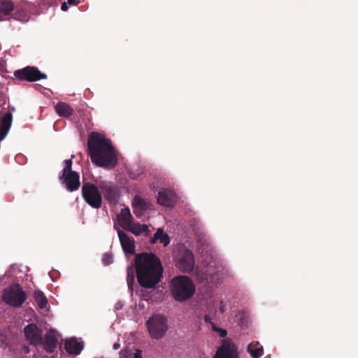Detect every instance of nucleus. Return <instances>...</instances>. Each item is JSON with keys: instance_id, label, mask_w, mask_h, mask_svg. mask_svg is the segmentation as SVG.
<instances>
[{"instance_id": "nucleus-33", "label": "nucleus", "mask_w": 358, "mask_h": 358, "mask_svg": "<svg viewBox=\"0 0 358 358\" xmlns=\"http://www.w3.org/2000/svg\"><path fill=\"white\" fill-rule=\"evenodd\" d=\"M224 308H225V306H224L223 301H221L220 303V310L221 313L224 312Z\"/></svg>"}, {"instance_id": "nucleus-21", "label": "nucleus", "mask_w": 358, "mask_h": 358, "mask_svg": "<svg viewBox=\"0 0 358 358\" xmlns=\"http://www.w3.org/2000/svg\"><path fill=\"white\" fill-rule=\"evenodd\" d=\"M157 241H159V242L164 246H166L170 243V238L169 236L164 233L162 229H157L151 239V243H155Z\"/></svg>"}, {"instance_id": "nucleus-2", "label": "nucleus", "mask_w": 358, "mask_h": 358, "mask_svg": "<svg viewBox=\"0 0 358 358\" xmlns=\"http://www.w3.org/2000/svg\"><path fill=\"white\" fill-rule=\"evenodd\" d=\"M87 148L93 164L104 168H113L116 166L117 157L109 139L96 132H92L87 141Z\"/></svg>"}, {"instance_id": "nucleus-3", "label": "nucleus", "mask_w": 358, "mask_h": 358, "mask_svg": "<svg viewBox=\"0 0 358 358\" xmlns=\"http://www.w3.org/2000/svg\"><path fill=\"white\" fill-rule=\"evenodd\" d=\"M196 287L192 280L187 275H178L171 280L170 291L173 299L182 302L190 299L195 293Z\"/></svg>"}, {"instance_id": "nucleus-31", "label": "nucleus", "mask_w": 358, "mask_h": 358, "mask_svg": "<svg viewBox=\"0 0 358 358\" xmlns=\"http://www.w3.org/2000/svg\"><path fill=\"white\" fill-rule=\"evenodd\" d=\"M133 358H143L141 351L137 350L135 353H133Z\"/></svg>"}, {"instance_id": "nucleus-30", "label": "nucleus", "mask_w": 358, "mask_h": 358, "mask_svg": "<svg viewBox=\"0 0 358 358\" xmlns=\"http://www.w3.org/2000/svg\"><path fill=\"white\" fill-rule=\"evenodd\" d=\"M203 320L206 323L210 324L211 325H212V323H213L212 322V319H211L210 316L208 315H205L203 317Z\"/></svg>"}, {"instance_id": "nucleus-8", "label": "nucleus", "mask_w": 358, "mask_h": 358, "mask_svg": "<svg viewBox=\"0 0 358 358\" xmlns=\"http://www.w3.org/2000/svg\"><path fill=\"white\" fill-rule=\"evenodd\" d=\"M176 266L184 273H190L194 267V257L190 250L180 248L174 253Z\"/></svg>"}, {"instance_id": "nucleus-13", "label": "nucleus", "mask_w": 358, "mask_h": 358, "mask_svg": "<svg viewBox=\"0 0 358 358\" xmlns=\"http://www.w3.org/2000/svg\"><path fill=\"white\" fill-rule=\"evenodd\" d=\"M117 234L123 251L127 254H134V241L129 237V236L122 230L118 229Z\"/></svg>"}, {"instance_id": "nucleus-34", "label": "nucleus", "mask_w": 358, "mask_h": 358, "mask_svg": "<svg viewBox=\"0 0 358 358\" xmlns=\"http://www.w3.org/2000/svg\"><path fill=\"white\" fill-rule=\"evenodd\" d=\"M67 3L71 5H76V0H67Z\"/></svg>"}, {"instance_id": "nucleus-10", "label": "nucleus", "mask_w": 358, "mask_h": 358, "mask_svg": "<svg viewBox=\"0 0 358 358\" xmlns=\"http://www.w3.org/2000/svg\"><path fill=\"white\" fill-rule=\"evenodd\" d=\"M14 76L19 80L28 82H35L48 78L45 73L41 72L36 67L31 66L15 71Z\"/></svg>"}, {"instance_id": "nucleus-24", "label": "nucleus", "mask_w": 358, "mask_h": 358, "mask_svg": "<svg viewBox=\"0 0 358 358\" xmlns=\"http://www.w3.org/2000/svg\"><path fill=\"white\" fill-rule=\"evenodd\" d=\"M132 205L134 208L140 209L141 211H145L148 209L147 202L139 196H135Z\"/></svg>"}, {"instance_id": "nucleus-11", "label": "nucleus", "mask_w": 358, "mask_h": 358, "mask_svg": "<svg viewBox=\"0 0 358 358\" xmlns=\"http://www.w3.org/2000/svg\"><path fill=\"white\" fill-rule=\"evenodd\" d=\"M236 349L229 341L224 340L221 347L217 350L213 358H237Z\"/></svg>"}, {"instance_id": "nucleus-9", "label": "nucleus", "mask_w": 358, "mask_h": 358, "mask_svg": "<svg viewBox=\"0 0 358 358\" xmlns=\"http://www.w3.org/2000/svg\"><path fill=\"white\" fill-rule=\"evenodd\" d=\"M99 187L110 205L113 206L118 202L121 192L120 187L115 182L101 180L99 182Z\"/></svg>"}, {"instance_id": "nucleus-22", "label": "nucleus", "mask_w": 358, "mask_h": 358, "mask_svg": "<svg viewBox=\"0 0 358 358\" xmlns=\"http://www.w3.org/2000/svg\"><path fill=\"white\" fill-rule=\"evenodd\" d=\"M127 231H129L134 234L136 236L140 235L142 232H148V227L146 224H141L139 223L134 224L132 223L129 227L127 229Z\"/></svg>"}, {"instance_id": "nucleus-16", "label": "nucleus", "mask_w": 358, "mask_h": 358, "mask_svg": "<svg viewBox=\"0 0 358 358\" xmlns=\"http://www.w3.org/2000/svg\"><path fill=\"white\" fill-rule=\"evenodd\" d=\"M44 349L48 352H52L57 348V338L56 337L55 331H49L45 336L44 340H42V343Z\"/></svg>"}, {"instance_id": "nucleus-20", "label": "nucleus", "mask_w": 358, "mask_h": 358, "mask_svg": "<svg viewBox=\"0 0 358 358\" xmlns=\"http://www.w3.org/2000/svg\"><path fill=\"white\" fill-rule=\"evenodd\" d=\"M119 222L122 227L125 230L133 223L132 217L128 208L122 210Z\"/></svg>"}, {"instance_id": "nucleus-15", "label": "nucleus", "mask_w": 358, "mask_h": 358, "mask_svg": "<svg viewBox=\"0 0 358 358\" xmlns=\"http://www.w3.org/2000/svg\"><path fill=\"white\" fill-rule=\"evenodd\" d=\"M157 203L165 207L174 206V194L172 192L163 189L158 192Z\"/></svg>"}, {"instance_id": "nucleus-7", "label": "nucleus", "mask_w": 358, "mask_h": 358, "mask_svg": "<svg viewBox=\"0 0 358 358\" xmlns=\"http://www.w3.org/2000/svg\"><path fill=\"white\" fill-rule=\"evenodd\" d=\"M146 326L150 336L157 340L162 338L168 329L167 320L160 314H155L149 318Z\"/></svg>"}, {"instance_id": "nucleus-23", "label": "nucleus", "mask_w": 358, "mask_h": 358, "mask_svg": "<svg viewBox=\"0 0 358 358\" xmlns=\"http://www.w3.org/2000/svg\"><path fill=\"white\" fill-rule=\"evenodd\" d=\"M34 297L40 309H43L46 307L48 299L41 291H35L34 293Z\"/></svg>"}, {"instance_id": "nucleus-29", "label": "nucleus", "mask_w": 358, "mask_h": 358, "mask_svg": "<svg viewBox=\"0 0 358 358\" xmlns=\"http://www.w3.org/2000/svg\"><path fill=\"white\" fill-rule=\"evenodd\" d=\"M145 211H141L140 209L138 208H134V213L136 215V217H141L143 215Z\"/></svg>"}, {"instance_id": "nucleus-4", "label": "nucleus", "mask_w": 358, "mask_h": 358, "mask_svg": "<svg viewBox=\"0 0 358 358\" xmlns=\"http://www.w3.org/2000/svg\"><path fill=\"white\" fill-rule=\"evenodd\" d=\"M74 155H71V158L64 161L65 167L62 171V175L59 176V180L62 184L65 185L67 190L73 192L77 190L80 185V176L76 171H72V159Z\"/></svg>"}, {"instance_id": "nucleus-19", "label": "nucleus", "mask_w": 358, "mask_h": 358, "mask_svg": "<svg viewBox=\"0 0 358 358\" xmlns=\"http://www.w3.org/2000/svg\"><path fill=\"white\" fill-rule=\"evenodd\" d=\"M57 113L64 117H69L73 115L74 110L66 103L59 102L55 106Z\"/></svg>"}, {"instance_id": "nucleus-14", "label": "nucleus", "mask_w": 358, "mask_h": 358, "mask_svg": "<svg viewBox=\"0 0 358 358\" xmlns=\"http://www.w3.org/2000/svg\"><path fill=\"white\" fill-rule=\"evenodd\" d=\"M13 122V115L7 112L3 116L0 122V141H3L8 134Z\"/></svg>"}, {"instance_id": "nucleus-17", "label": "nucleus", "mask_w": 358, "mask_h": 358, "mask_svg": "<svg viewBox=\"0 0 358 358\" xmlns=\"http://www.w3.org/2000/svg\"><path fill=\"white\" fill-rule=\"evenodd\" d=\"M65 349L70 355H78L83 349V345L75 338L67 340L64 345Z\"/></svg>"}, {"instance_id": "nucleus-12", "label": "nucleus", "mask_w": 358, "mask_h": 358, "mask_svg": "<svg viewBox=\"0 0 358 358\" xmlns=\"http://www.w3.org/2000/svg\"><path fill=\"white\" fill-rule=\"evenodd\" d=\"M25 336L31 344L42 343L41 330L34 324L27 325L24 329Z\"/></svg>"}, {"instance_id": "nucleus-32", "label": "nucleus", "mask_w": 358, "mask_h": 358, "mask_svg": "<svg viewBox=\"0 0 358 358\" xmlns=\"http://www.w3.org/2000/svg\"><path fill=\"white\" fill-rule=\"evenodd\" d=\"M69 7L67 6V3L66 2H64L62 4V6H61V9L63 10V11H66L68 10Z\"/></svg>"}, {"instance_id": "nucleus-25", "label": "nucleus", "mask_w": 358, "mask_h": 358, "mask_svg": "<svg viewBox=\"0 0 358 358\" xmlns=\"http://www.w3.org/2000/svg\"><path fill=\"white\" fill-rule=\"evenodd\" d=\"M134 268L133 267L130 266L127 268V280L128 287L129 289H131V287L133 285V283L134 282Z\"/></svg>"}, {"instance_id": "nucleus-35", "label": "nucleus", "mask_w": 358, "mask_h": 358, "mask_svg": "<svg viewBox=\"0 0 358 358\" xmlns=\"http://www.w3.org/2000/svg\"><path fill=\"white\" fill-rule=\"evenodd\" d=\"M120 348V345L119 343H115L113 345V348L115 349V350H117Z\"/></svg>"}, {"instance_id": "nucleus-6", "label": "nucleus", "mask_w": 358, "mask_h": 358, "mask_svg": "<svg viewBox=\"0 0 358 358\" xmlns=\"http://www.w3.org/2000/svg\"><path fill=\"white\" fill-rule=\"evenodd\" d=\"M2 299L12 307H20L25 301L27 296L19 284H13L3 289Z\"/></svg>"}, {"instance_id": "nucleus-26", "label": "nucleus", "mask_w": 358, "mask_h": 358, "mask_svg": "<svg viewBox=\"0 0 358 358\" xmlns=\"http://www.w3.org/2000/svg\"><path fill=\"white\" fill-rule=\"evenodd\" d=\"M113 262V257L111 253H105L102 257V262L105 266H108Z\"/></svg>"}, {"instance_id": "nucleus-1", "label": "nucleus", "mask_w": 358, "mask_h": 358, "mask_svg": "<svg viewBox=\"0 0 358 358\" xmlns=\"http://www.w3.org/2000/svg\"><path fill=\"white\" fill-rule=\"evenodd\" d=\"M134 266L138 282L146 289L156 287L163 275V266L160 259L152 252L136 254Z\"/></svg>"}, {"instance_id": "nucleus-28", "label": "nucleus", "mask_w": 358, "mask_h": 358, "mask_svg": "<svg viewBox=\"0 0 358 358\" xmlns=\"http://www.w3.org/2000/svg\"><path fill=\"white\" fill-rule=\"evenodd\" d=\"M120 358H133V352L130 350H122L120 352Z\"/></svg>"}, {"instance_id": "nucleus-27", "label": "nucleus", "mask_w": 358, "mask_h": 358, "mask_svg": "<svg viewBox=\"0 0 358 358\" xmlns=\"http://www.w3.org/2000/svg\"><path fill=\"white\" fill-rule=\"evenodd\" d=\"M212 329L215 331L218 332L220 336L222 338H224L227 335V330L217 327L214 323H212Z\"/></svg>"}, {"instance_id": "nucleus-18", "label": "nucleus", "mask_w": 358, "mask_h": 358, "mask_svg": "<svg viewBox=\"0 0 358 358\" xmlns=\"http://www.w3.org/2000/svg\"><path fill=\"white\" fill-rule=\"evenodd\" d=\"M247 352L252 358H260L264 355V348L259 341H252L248 345Z\"/></svg>"}, {"instance_id": "nucleus-5", "label": "nucleus", "mask_w": 358, "mask_h": 358, "mask_svg": "<svg viewBox=\"0 0 358 358\" xmlns=\"http://www.w3.org/2000/svg\"><path fill=\"white\" fill-rule=\"evenodd\" d=\"M81 192L84 201L92 208L99 209L101 207L103 198L99 182L97 185L90 182H84Z\"/></svg>"}]
</instances>
